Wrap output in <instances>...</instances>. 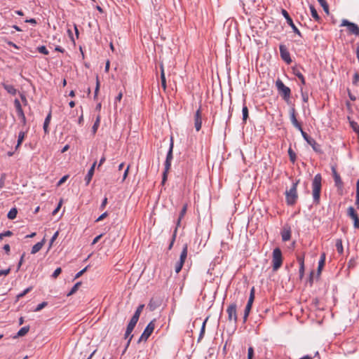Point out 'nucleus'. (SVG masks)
<instances>
[{
    "label": "nucleus",
    "mask_w": 359,
    "mask_h": 359,
    "mask_svg": "<svg viewBox=\"0 0 359 359\" xmlns=\"http://www.w3.org/2000/svg\"><path fill=\"white\" fill-rule=\"evenodd\" d=\"M184 264H182L181 262H177L175 266V271L177 273H178L183 266Z\"/></svg>",
    "instance_id": "45"
},
{
    "label": "nucleus",
    "mask_w": 359,
    "mask_h": 359,
    "mask_svg": "<svg viewBox=\"0 0 359 359\" xmlns=\"http://www.w3.org/2000/svg\"><path fill=\"white\" fill-rule=\"evenodd\" d=\"M254 357V349L252 346L248 348V359H252Z\"/></svg>",
    "instance_id": "52"
},
{
    "label": "nucleus",
    "mask_w": 359,
    "mask_h": 359,
    "mask_svg": "<svg viewBox=\"0 0 359 359\" xmlns=\"http://www.w3.org/2000/svg\"><path fill=\"white\" fill-rule=\"evenodd\" d=\"M187 252H188V246L187 244L184 245L182 250L180 254V260L178 262H181L182 264L184 263L187 257Z\"/></svg>",
    "instance_id": "23"
},
{
    "label": "nucleus",
    "mask_w": 359,
    "mask_h": 359,
    "mask_svg": "<svg viewBox=\"0 0 359 359\" xmlns=\"http://www.w3.org/2000/svg\"><path fill=\"white\" fill-rule=\"evenodd\" d=\"M242 114H243V123H246L247 119L248 118V107L244 104L242 109Z\"/></svg>",
    "instance_id": "29"
},
{
    "label": "nucleus",
    "mask_w": 359,
    "mask_h": 359,
    "mask_svg": "<svg viewBox=\"0 0 359 359\" xmlns=\"http://www.w3.org/2000/svg\"><path fill=\"white\" fill-rule=\"evenodd\" d=\"M108 215V212H103L102 215H100L97 218V219L95 220V222H100V221H102L103 220L105 217H107Z\"/></svg>",
    "instance_id": "57"
},
{
    "label": "nucleus",
    "mask_w": 359,
    "mask_h": 359,
    "mask_svg": "<svg viewBox=\"0 0 359 359\" xmlns=\"http://www.w3.org/2000/svg\"><path fill=\"white\" fill-rule=\"evenodd\" d=\"M173 147H174V141H173V137H171L170 141L169 149L168 151V153L166 155V158H165V161L164 163L165 168H164V171L163 172V176H162V182H161L162 184H164L165 182V181L167 180L168 172H169V170L171 168V163H172V160L173 158Z\"/></svg>",
    "instance_id": "1"
},
{
    "label": "nucleus",
    "mask_w": 359,
    "mask_h": 359,
    "mask_svg": "<svg viewBox=\"0 0 359 359\" xmlns=\"http://www.w3.org/2000/svg\"><path fill=\"white\" fill-rule=\"evenodd\" d=\"M45 243V238H43L41 241L38 242L36 243L32 248L31 253L32 254H36L43 247V244Z\"/></svg>",
    "instance_id": "24"
},
{
    "label": "nucleus",
    "mask_w": 359,
    "mask_h": 359,
    "mask_svg": "<svg viewBox=\"0 0 359 359\" xmlns=\"http://www.w3.org/2000/svg\"><path fill=\"white\" fill-rule=\"evenodd\" d=\"M291 233L292 230L289 224H285L280 232L283 241L285 242L290 241L291 238Z\"/></svg>",
    "instance_id": "13"
},
{
    "label": "nucleus",
    "mask_w": 359,
    "mask_h": 359,
    "mask_svg": "<svg viewBox=\"0 0 359 359\" xmlns=\"http://www.w3.org/2000/svg\"><path fill=\"white\" fill-rule=\"evenodd\" d=\"M62 203V200L61 199L60 202L58 203L57 207L54 209V210L52 212L53 215H55L60 210Z\"/></svg>",
    "instance_id": "53"
},
{
    "label": "nucleus",
    "mask_w": 359,
    "mask_h": 359,
    "mask_svg": "<svg viewBox=\"0 0 359 359\" xmlns=\"http://www.w3.org/2000/svg\"><path fill=\"white\" fill-rule=\"evenodd\" d=\"M18 117L20 118L21 120V123H22V125H25L26 124V117H25V115L24 114V111H20V112H18Z\"/></svg>",
    "instance_id": "44"
},
{
    "label": "nucleus",
    "mask_w": 359,
    "mask_h": 359,
    "mask_svg": "<svg viewBox=\"0 0 359 359\" xmlns=\"http://www.w3.org/2000/svg\"><path fill=\"white\" fill-rule=\"evenodd\" d=\"M340 26H346L350 33L359 36V27L357 24H340Z\"/></svg>",
    "instance_id": "17"
},
{
    "label": "nucleus",
    "mask_w": 359,
    "mask_h": 359,
    "mask_svg": "<svg viewBox=\"0 0 359 359\" xmlns=\"http://www.w3.org/2000/svg\"><path fill=\"white\" fill-rule=\"evenodd\" d=\"M133 337V334H130V333H128V332L126 331L125 334H124V338H125V339H128V340L127 344H126V347H125V348H124V350H123V354L126 351L127 348H128V346H129V345H130V341H131V340H132Z\"/></svg>",
    "instance_id": "30"
},
{
    "label": "nucleus",
    "mask_w": 359,
    "mask_h": 359,
    "mask_svg": "<svg viewBox=\"0 0 359 359\" xmlns=\"http://www.w3.org/2000/svg\"><path fill=\"white\" fill-rule=\"evenodd\" d=\"M6 178V175L5 173H2L0 177V189H2L4 187Z\"/></svg>",
    "instance_id": "49"
},
{
    "label": "nucleus",
    "mask_w": 359,
    "mask_h": 359,
    "mask_svg": "<svg viewBox=\"0 0 359 359\" xmlns=\"http://www.w3.org/2000/svg\"><path fill=\"white\" fill-rule=\"evenodd\" d=\"M282 13L285 18L287 22H293L292 18L290 17L288 13L285 10L282 9Z\"/></svg>",
    "instance_id": "47"
},
{
    "label": "nucleus",
    "mask_w": 359,
    "mask_h": 359,
    "mask_svg": "<svg viewBox=\"0 0 359 359\" xmlns=\"http://www.w3.org/2000/svg\"><path fill=\"white\" fill-rule=\"evenodd\" d=\"M320 6L323 7L324 11L329 13V6L325 0H318Z\"/></svg>",
    "instance_id": "37"
},
{
    "label": "nucleus",
    "mask_w": 359,
    "mask_h": 359,
    "mask_svg": "<svg viewBox=\"0 0 359 359\" xmlns=\"http://www.w3.org/2000/svg\"><path fill=\"white\" fill-rule=\"evenodd\" d=\"M276 87L277 88L278 94L285 102H287L291 96L290 88L286 86L280 79H278L276 80Z\"/></svg>",
    "instance_id": "4"
},
{
    "label": "nucleus",
    "mask_w": 359,
    "mask_h": 359,
    "mask_svg": "<svg viewBox=\"0 0 359 359\" xmlns=\"http://www.w3.org/2000/svg\"><path fill=\"white\" fill-rule=\"evenodd\" d=\"M325 262L320 261L318 262V273H320L321 271L325 265Z\"/></svg>",
    "instance_id": "58"
},
{
    "label": "nucleus",
    "mask_w": 359,
    "mask_h": 359,
    "mask_svg": "<svg viewBox=\"0 0 359 359\" xmlns=\"http://www.w3.org/2000/svg\"><path fill=\"white\" fill-rule=\"evenodd\" d=\"M32 290V287H29L27 288H26L25 290H24L22 292L19 293L18 295H17V299H19L22 297H23L26 294H27L28 292H29L31 290Z\"/></svg>",
    "instance_id": "40"
},
{
    "label": "nucleus",
    "mask_w": 359,
    "mask_h": 359,
    "mask_svg": "<svg viewBox=\"0 0 359 359\" xmlns=\"http://www.w3.org/2000/svg\"><path fill=\"white\" fill-rule=\"evenodd\" d=\"M140 318V316L135 315V314H133V317L131 318L130 322V323H135V325L137 324L138 320Z\"/></svg>",
    "instance_id": "62"
},
{
    "label": "nucleus",
    "mask_w": 359,
    "mask_h": 359,
    "mask_svg": "<svg viewBox=\"0 0 359 359\" xmlns=\"http://www.w3.org/2000/svg\"><path fill=\"white\" fill-rule=\"evenodd\" d=\"M297 262H299V265L304 264V255H297Z\"/></svg>",
    "instance_id": "60"
},
{
    "label": "nucleus",
    "mask_w": 359,
    "mask_h": 359,
    "mask_svg": "<svg viewBox=\"0 0 359 359\" xmlns=\"http://www.w3.org/2000/svg\"><path fill=\"white\" fill-rule=\"evenodd\" d=\"M280 55V57L283 61H285L287 65L292 62V59L290 57V52L284 44H280L279 46Z\"/></svg>",
    "instance_id": "9"
},
{
    "label": "nucleus",
    "mask_w": 359,
    "mask_h": 359,
    "mask_svg": "<svg viewBox=\"0 0 359 359\" xmlns=\"http://www.w3.org/2000/svg\"><path fill=\"white\" fill-rule=\"evenodd\" d=\"M160 68H161V86L163 87V90H165L166 88H167V85H166V79H165V76L164 68H163V64L161 65Z\"/></svg>",
    "instance_id": "22"
},
{
    "label": "nucleus",
    "mask_w": 359,
    "mask_h": 359,
    "mask_svg": "<svg viewBox=\"0 0 359 359\" xmlns=\"http://www.w3.org/2000/svg\"><path fill=\"white\" fill-rule=\"evenodd\" d=\"M347 215L353 220V226L355 229H359V217L353 206L347 209Z\"/></svg>",
    "instance_id": "10"
},
{
    "label": "nucleus",
    "mask_w": 359,
    "mask_h": 359,
    "mask_svg": "<svg viewBox=\"0 0 359 359\" xmlns=\"http://www.w3.org/2000/svg\"><path fill=\"white\" fill-rule=\"evenodd\" d=\"M68 175H64L57 182V186H60L63 183L66 182V180L68 179Z\"/></svg>",
    "instance_id": "61"
},
{
    "label": "nucleus",
    "mask_w": 359,
    "mask_h": 359,
    "mask_svg": "<svg viewBox=\"0 0 359 359\" xmlns=\"http://www.w3.org/2000/svg\"><path fill=\"white\" fill-rule=\"evenodd\" d=\"M335 246H336L337 251L339 254H342L344 252V248H343L342 241L341 239L337 240Z\"/></svg>",
    "instance_id": "35"
},
{
    "label": "nucleus",
    "mask_w": 359,
    "mask_h": 359,
    "mask_svg": "<svg viewBox=\"0 0 359 359\" xmlns=\"http://www.w3.org/2000/svg\"><path fill=\"white\" fill-rule=\"evenodd\" d=\"M287 152H288V155H289L290 161L292 163H294L297 159V156H296L295 152L292 150V149L291 147L289 148Z\"/></svg>",
    "instance_id": "34"
},
{
    "label": "nucleus",
    "mask_w": 359,
    "mask_h": 359,
    "mask_svg": "<svg viewBox=\"0 0 359 359\" xmlns=\"http://www.w3.org/2000/svg\"><path fill=\"white\" fill-rule=\"evenodd\" d=\"M155 321L156 320L154 319L147 325L142 335L139 338L137 343H140L142 341H146L148 339L155 328Z\"/></svg>",
    "instance_id": "7"
},
{
    "label": "nucleus",
    "mask_w": 359,
    "mask_h": 359,
    "mask_svg": "<svg viewBox=\"0 0 359 359\" xmlns=\"http://www.w3.org/2000/svg\"><path fill=\"white\" fill-rule=\"evenodd\" d=\"M254 299H255V289H254V287H252L250 291V294L247 305L245 306V308L244 310L245 312H248V313L250 312Z\"/></svg>",
    "instance_id": "16"
},
{
    "label": "nucleus",
    "mask_w": 359,
    "mask_h": 359,
    "mask_svg": "<svg viewBox=\"0 0 359 359\" xmlns=\"http://www.w3.org/2000/svg\"><path fill=\"white\" fill-rule=\"evenodd\" d=\"M47 305H48L47 302H43L41 304L37 305V306L34 309V311H35V312L40 311L43 308H45Z\"/></svg>",
    "instance_id": "38"
},
{
    "label": "nucleus",
    "mask_w": 359,
    "mask_h": 359,
    "mask_svg": "<svg viewBox=\"0 0 359 359\" xmlns=\"http://www.w3.org/2000/svg\"><path fill=\"white\" fill-rule=\"evenodd\" d=\"M61 272H62V269L60 267L57 268L53 273V274L51 276L52 278H57L58 277V276L61 273Z\"/></svg>",
    "instance_id": "46"
},
{
    "label": "nucleus",
    "mask_w": 359,
    "mask_h": 359,
    "mask_svg": "<svg viewBox=\"0 0 359 359\" xmlns=\"http://www.w3.org/2000/svg\"><path fill=\"white\" fill-rule=\"evenodd\" d=\"M123 97V93L120 92L118 95L115 97L114 105H116L117 102H120Z\"/></svg>",
    "instance_id": "63"
},
{
    "label": "nucleus",
    "mask_w": 359,
    "mask_h": 359,
    "mask_svg": "<svg viewBox=\"0 0 359 359\" xmlns=\"http://www.w3.org/2000/svg\"><path fill=\"white\" fill-rule=\"evenodd\" d=\"M283 264L282 252L279 248H276L273 251L272 266L273 271H277Z\"/></svg>",
    "instance_id": "5"
},
{
    "label": "nucleus",
    "mask_w": 359,
    "mask_h": 359,
    "mask_svg": "<svg viewBox=\"0 0 359 359\" xmlns=\"http://www.w3.org/2000/svg\"><path fill=\"white\" fill-rule=\"evenodd\" d=\"M81 285V282H77L72 287L70 291L67 293V296L69 297L74 293L76 292V291L79 290V287Z\"/></svg>",
    "instance_id": "28"
},
{
    "label": "nucleus",
    "mask_w": 359,
    "mask_h": 359,
    "mask_svg": "<svg viewBox=\"0 0 359 359\" xmlns=\"http://www.w3.org/2000/svg\"><path fill=\"white\" fill-rule=\"evenodd\" d=\"M88 266H86L84 269L79 271L74 276V279H77L81 277L88 269Z\"/></svg>",
    "instance_id": "51"
},
{
    "label": "nucleus",
    "mask_w": 359,
    "mask_h": 359,
    "mask_svg": "<svg viewBox=\"0 0 359 359\" xmlns=\"http://www.w3.org/2000/svg\"><path fill=\"white\" fill-rule=\"evenodd\" d=\"M292 73L300 80L302 85L306 84L305 78L304 75L302 74V72L299 71V68L293 67Z\"/></svg>",
    "instance_id": "19"
},
{
    "label": "nucleus",
    "mask_w": 359,
    "mask_h": 359,
    "mask_svg": "<svg viewBox=\"0 0 359 359\" xmlns=\"http://www.w3.org/2000/svg\"><path fill=\"white\" fill-rule=\"evenodd\" d=\"M295 109L294 107H292L290 110V121L297 130H299L300 132L303 130L302 124L297 121L296 114H295Z\"/></svg>",
    "instance_id": "12"
},
{
    "label": "nucleus",
    "mask_w": 359,
    "mask_h": 359,
    "mask_svg": "<svg viewBox=\"0 0 359 359\" xmlns=\"http://www.w3.org/2000/svg\"><path fill=\"white\" fill-rule=\"evenodd\" d=\"M322 188V176L320 173L316 174L312 181V191L313 203L318 204L320 198Z\"/></svg>",
    "instance_id": "2"
},
{
    "label": "nucleus",
    "mask_w": 359,
    "mask_h": 359,
    "mask_svg": "<svg viewBox=\"0 0 359 359\" xmlns=\"http://www.w3.org/2000/svg\"><path fill=\"white\" fill-rule=\"evenodd\" d=\"M144 304H140L137 306V308L136 311H135L134 314L140 316L141 313H142V310H143V309H144Z\"/></svg>",
    "instance_id": "50"
},
{
    "label": "nucleus",
    "mask_w": 359,
    "mask_h": 359,
    "mask_svg": "<svg viewBox=\"0 0 359 359\" xmlns=\"http://www.w3.org/2000/svg\"><path fill=\"white\" fill-rule=\"evenodd\" d=\"M301 134L304 138V140L312 147L314 151L318 154H322L323 151L321 149V147L319 144L316 142V141L311 137L304 130L301 131Z\"/></svg>",
    "instance_id": "6"
},
{
    "label": "nucleus",
    "mask_w": 359,
    "mask_h": 359,
    "mask_svg": "<svg viewBox=\"0 0 359 359\" xmlns=\"http://www.w3.org/2000/svg\"><path fill=\"white\" fill-rule=\"evenodd\" d=\"M332 175H333L335 186L338 188L341 189L343 187V184H344L343 182L341 180L340 175L338 174L336 168L334 166L332 167Z\"/></svg>",
    "instance_id": "14"
},
{
    "label": "nucleus",
    "mask_w": 359,
    "mask_h": 359,
    "mask_svg": "<svg viewBox=\"0 0 359 359\" xmlns=\"http://www.w3.org/2000/svg\"><path fill=\"white\" fill-rule=\"evenodd\" d=\"M14 105H15V107L17 113L23 111L22 108V106H21V104H20V101L18 99H15L14 100Z\"/></svg>",
    "instance_id": "42"
},
{
    "label": "nucleus",
    "mask_w": 359,
    "mask_h": 359,
    "mask_svg": "<svg viewBox=\"0 0 359 359\" xmlns=\"http://www.w3.org/2000/svg\"><path fill=\"white\" fill-rule=\"evenodd\" d=\"M18 214V210L16 208H11L8 212L7 217L9 219H14L16 218Z\"/></svg>",
    "instance_id": "27"
},
{
    "label": "nucleus",
    "mask_w": 359,
    "mask_h": 359,
    "mask_svg": "<svg viewBox=\"0 0 359 359\" xmlns=\"http://www.w3.org/2000/svg\"><path fill=\"white\" fill-rule=\"evenodd\" d=\"M10 271H11L10 268L5 269V270H0V276H7L8 274H9Z\"/></svg>",
    "instance_id": "64"
},
{
    "label": "nucleus",
    "mask_w": 359,
    "mask_h": 359,
    "mask_svg": "<svg viewBox=\"0 0 359 359\" xmlns=\"http://www.w3.org/2000/svg\"><path fill=\"white\" fill-rule=\"evenodd\" d=\"M107 204V198L104 197V199L102 201V203H101L100 206V209L101 210H104Z\"/></svg>",
    "instance_id": "59"
},
{
    "label": "nucleus",
    "mask_w": 359,
    "mask_h": 359,
    "mask_svg": "<svg viewBox=\"0 0 359 359\" xmlns=\"http://www.w3.org/2000/svg\"><path fill=\"white\" fill-rule=\"evenodd\" d=\"M29 330V326L22 327V328H20L19 330V331L17 333V335L15 337H23L27 334Z\"/></svg>",
    "instance_id": "25"
},
{
    "label": "nucleus",
    "mask_w": 359,
    "mask_h": 359,
    "mask_svg": "<svg viewBox=\"0 0 359 359\" xmlns=\"http://www.w3.org/2000/svg\"><path fill=\"white\" fill-rule=\"evenodd\" d=\"M37 50L39 53L43 55H48L49 52L47 48L45 46H41L37 48Z\"/></svg>",
    "instance_id": "41"
},
{
    "label": "nucleus",
    "mask_w": 359,
    "mask_h": 359,
    "mask_svg": "<svg viewBox=\"0 0 359 359\" xmlns=\"http://www.w3.org/2000/svg\"><path fill=\"white\" fill-rule=\"evenodd\" d=\"M4 88L7 91L8 93L15 95L17 93V90L14 86L11 84L3 83Z\"/></svg>",
    "instance_id": "21"
},
{
    "label": "nucleus",
    "mask_w": 359,
    "mask_h": 359,
    "mask_svg": "<svg viewBox=\"0 0 359 359\" xmlns=\"http://www.w3.org/2000/svg\"><path fill=\"white\" fill-rule=\"evenodd\" d=\"M299 182V180H297L296 182H293L290 189L289 190H286L285 191V199L286 203L288 205L292 206L297 202V200L298 198L297 189Z\"/></svg>",
    "instance_id": "3"
},
{
    "label": "nucleus",
    "mask_w": 359,
    "mask_h": 359,
    "mask_svg": "<svg viewBox=\"0 0 359 359\" xmlns=\"http://www.w3.org/2000/svg\"><path fill=\"white\" fill-rule=\"evenodd\" d=\"M50 120H51V111H50L49 113L47 114V116L44 120V122H43V128L45 134L49 133L48 126L50 124Z\"/></svg>",
    "instance_id": "20"
},
{
    "label": "nucleus",
    "mask_w": 359,
    "mask_h": 359,
    "mask_svg": "<svg viewBox=\"0 0 359 359\" xmlns=\"http://www.w3.org/2000/svg\"><path fill=\"white\" fill-rule=\"evenodd\" d=\"M14 105H15V107L17 113L23 111L22 108V106H21V104H20V101L18 99H15L14 100Z\"/></svg>",
    "instance_id": "43"
},
{
    "label": "nucleus",
    "mask_w": 359,
    "mask_h": 359,
    "mask_svg": "<svg viewBox=\"0 0 359 359\" xmlns=\"http://www.w3.org/2000/svg\"><path fill=\"white\" fill-rule=\"evenodd\" d=\"M194 126L196 131H199L202 126L201 106L197 109L194 115Z\"/></svg>",
    "instance_id": "11"
},
{
    "label": "nucleus",
    "mask_w": 359,
    "mask_h": 359,
    "mask_svg": "<svg viewBox=\"0 0 359 359\" xmlns=\"http://www.w3.org/2000/svg\"><path fill=\"white\" fill-rule=\"evenodd\" d=\"M13 235V232L11 231H6L1 233H0V239H3L4 237H8Z\"/></svg>",
    "instance_id": "48"
},
{
    "label": "nucleus",
    "mask_w": 359,
    "mask_h": 359,
    "mask_svg": "<svg viewBox=\"0 0 359 359\" xmlns=\"http://www.w3.org/2000/svg\"><path fill=\"white\" fill-rule=\"evenodd\" d=\"M187 204H184L180 212L178 219L177 220L176 226H175V228H177V229H178V227L180 226L181 221L183 219V217H184V215L187 212Z\"/></svg>",
    "instance_id": "18"
},
{
    "label": "nucleus",
    "mask_w": 359,
    "mask_h": 359,
    "mask_svg": "<svg viewBox=\"0 0 359 359\" xmlns=\"http://www.w3.org/2000/svg\"><path fill=\"white\" fill-rule=\"evenodd\" d=\"M25 135H26L25 132L20 131L19 133L15 149H17L21 145L22 142H23V140L25 139Z\"/></svg>",
    "instance_id": "26"
},
{
    "label": "nucleus",
    "mask_w": 359,
    "mask_h": 359,
    "mask_svg": "<svg viewBox=\"0 0 359 359\" xmlns=\"http://www.w3.org/2000/svg\"><path fill=\"white\" fill-rule=\"evenodd\" d=\"M310 8H311V15L314 18V20L316 21L319 20L320 17L316 11V10L314 8V7L311 6Z\"/></svg>",
    "instance_id": "39"
},
{
    "label": "nucleus",
    "mask_w": 359,
    "mask_h": 359,
    "mask_svg": "<svg viewBox=\"0 0 359 359\" xmlns=\"http://www.w3.org/2000/svg\"><path fill=\"white\" fill-rule=\"evenodd\" d=\"M207 320H208V318H206L202 324L201 332H200L198 339V341H200L204 336L205 330V324H206Z\"/></svg>",
    "instance_id": "36"
},
{
    "label": "nucleus",
    "mask_w": 359,
    "mask_h": 359,
    "mask_svg": "<svg viewBox=\"0 0 359 359\" xmlns=\"http://www.w3.org/2000/svg\"><path fill=\"white\" fill-rule=\"evenodd\" d=\"M355 205L359 209V179L356 182V193Z\"/></svg>",
    "instance_id": "33"
},
{
    "label": "nucleus",
    "mask_w": 359,
    "mask_h": 359,
    "mask_svg": "<svg viewBox=\"0 0 359 359\" xmlns=\"http://www.w3.org/2000/svg\"><path fill=\"white\" fill-rule=\"evenodd\" d=\"M177 233V228H175L174 231L172 235V238H171L170 243L168 248V250H170L172 249V248L173 247L174 243L176 239Z\"/></svg>",
    "instance_id": "31"
},
{
    "label": "nucleus",
    "mask_w": 359,
    "mask_h": 359,
    "mask_svg": "<svg viewBox=\"0 0 359 359\" xmlns=\"http://www.w3.org/2000/svg\"><path fill=\"white\" fill-rule=\"evenodd\" d=\"M99 89H100V81H99L98 76H97V78H96V87H95V95H94V97L95 98L97 95Z\"/></svg>",
    "instance_id": "55"
},
{
    "label": "nucleus",
    "mask_w": 359,
    "mask_h": 359,
    "mask_svg": "<svg viewBox=\"0 0 359 359\" xmlns=\"http://www.w3.org/2000/svg\"><path fill=\"white\" fill-rule=\"evenodd\" d=\"M299 278H300V279H302L304 275V264L299 265Z\"/></svg>",
    "instance_id": "56"
},
{
    "label": "nucleus",
    "mask_w": 359,
    "mask_h": 359,
    "mask_svg": "<svg viewBox=\"0 0 359 359\" xmlns=\"http://www.w3.org/2000/svg\"><path fill=\"white\" fill-rule=\"evenodd\" d=\"M226 313L228 314V320H233L236 324L238 322V316H237V305L236 303H232L229 305L226 309Z\"/></svg>",
    "instance_id": "8"
},
{
    "label": "nucleus",
    "mask_w": 359,
    "mask_h": 359,
    "mask_svg": "<svg viewBox=\"0 0 359 359\" xmlns=\"http://www.w3.org/2000/svg\"><path fill=\"white\" fill-rule=\"evenodd\" d=\"M96 163H97L96 161H95L93 163V165H91L90 168L89 169L87 175H86V177L84 178V181L86 182V186H88L90 184L92 178L93 177L94 172H95V166H96Z\"/></svg>",
    "instance_id": "15"
},
{
    "label": "nucleus",
    "mask_w": 359,
    "mask_h": 359,
    "mask_svg": "<svg viewBox=\"0 0 359 359\" xmlns=\"http://www.w3.org/2000/svg\"><path fill=\"white\" fill-rule=\"evenodd\" d=\"M59 235V231H57L54 234L53 236H52L50 241V243H49V248H51L53 243H54V241L56 240V238H57Z\"/></svg>",
    "instance_id": "54"
},
{
    "label": "nucleus",
    "mask_w": 359,
    "mask_h": 359,
    "mask_svg": "<svg viewBox=\"0 0 359 359\" xmlns=\"http://www.w3.org/2000/svg\"><path fill=\"white\" fill-rule=\"evenodd\" d=\"M100 118H101L100 116L98 115L96 118V120H95L93 127H92V132L93 133V134H95L97 132V130L99 128L100 123Z\"/></svg>",
    "instance_id": "32"
}]
</instances>
